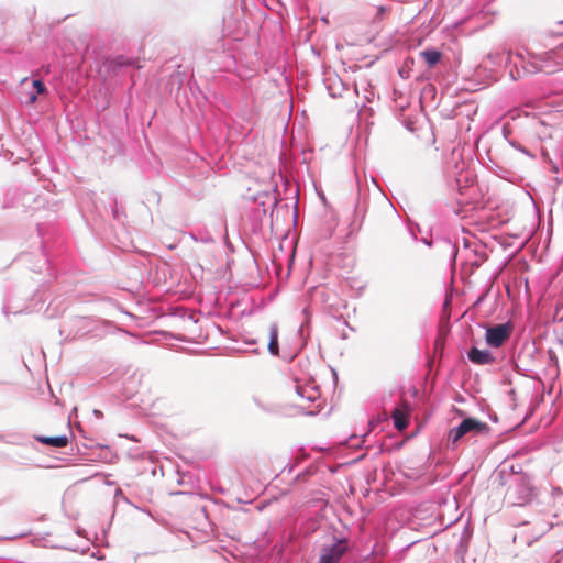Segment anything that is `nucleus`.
<instances>
[{
    "mask_svg": "<svg viewBox=\"0 0 563 563\" xmlns=\"http://www.w3.org/2000/svg\"><path fill=\"white\" fill-rule=\"evenodd\" d=\"M505 501L511 506H525L534 497V487L527 474L514 473L507 482Z\"/></svg>",
    "mask_w": 563,
    "mask_h": 563,
    "instance_id": "1",
    "label": "nucleus"
},
{
    "mask_svg": "<svg viewBox=\"0 0 563 563\" xmlns=\"http://www.w3.org/2000/svg\"><path fill=\"white\" fill-rule=\"evenodd\" d=\"M552 522L544 518H537L532 522H523L521 529L515 533L514 542L521 545L530 547L544 536L551 528Z\"/></svg>",
    "mask_w": 563,
    "mask_h": 563,
    "instance_id": "2",
    "label": "nucleus"
},
{
    "mask_svg": "<svg viewBox=\"0 0 563 563\" xmlns=\"http://www.w3.org/2000/svg\"><path fill=\"white\" fill-rule=\"evenodd\" d=\"M506 66L511 67L509 75L512 80L519 79L522 74H537L542 70V66L536 60H526L521 53L512 55L508 53Z\"/></svg>",
    "mask_w": 563,
    "mask_h": 563,
    "instance_id": "3",
    "label": "nucleus"
},
{
    "mask_svg": "<svg viewBox=\"0 0 563 563\" xmlns=\"http://www.w3.org/2000/svg\"><path fill=\"white\" fill-rule=\"evenodd\" d=\"M347 551V539L333 536L331 543L321 547L317 563H340Z\"/></svg>",
    "mask_w": 563,
    "mask_h": 563,
    "instance_id": "4",
    "label": "nucleus"
},
{
    "mask_svg": "<svg viewBox=\"0 0 563 563\" xmlns=\"http://www.w3.org/2000/svg\"><path fill=\"white\" fill-rule=\"evenodd\" d=\"M514 324L511 321L488 325L485 331V342L489 347H501L511 336Z\"/></svg>",
    "mask_w": 563,
    "mask_h": 563,
    "instance_id": "5",
    "label": "nucleus"
},
{
    "mask_svg": "<svg viewBox=\"0 0 563 563\" xmlns=\"http://www.w3.org/2000/svg\"><path fill=\"white\" fill-rule=\"evenodd\" d=\"M487 430V424L475 418H465L461 423L451 429L448 435V441L453 446L466 434H479Z\"/></svg>",
    "mask_w": 563,
    "mask_h": 563,
    "instance_id": "6",
    "label": "nucleus"
},
{
    "mask_svg": "<svg viewBox=\"0 0 563 563\" xmlns=\"http://www.w3.org/2000/svg\"><path fill=\"white\" fill-rule=\"evenodd\" d=\"M295 389H296V394L301 399H305L306 401H308L310 404L318 402L314 407L316 409H309V407L307 408L308 409L307 415H316L318 412L319 407L321 406L319 389L314 386H301V385H296Z\"/></svg>",
    "mask_w": 563,
    "mask_h": 563,
    "instance_id": "7",
    "label": "nucleus"
},
{
    "mask_svg": "<svg viewBox=\"0 0 563 563\" xmlns=\"http://www.w3.org/2000/svg\"><path fill=\"white\" fill-rule=\"evenodd\" d=\"M410 410V405L407 401H404L391 411L394 427L398 431H404L409 426Z\"/></svg>",
    "mask_w": 563,
    "mask_h": 563,
    "instance_id": "8",
    "label": "nucleus"
},
{
    "mask_svg": "<svg viewBox=\"0 0 563 563\" xmlns=\"http://www.w3.org/2000/svg\"><path fill=\"white\" fill-rule=\"evenodd\" d=\"M467 357L476 365H489L496 362L495 356L488 350H479L475 346L468 350Z\"/></svg>",
    "mask_w": 563,
    "mask_h": 563,
    "instance_id": "9",
    "label": "nucleus"
},
{
    "mask_svg": "<svg viewBox=\"0 0 563 563\" xmlns=\"http://www.w3.org/2000/svg\"><path fill=\"white\" fill-rule=\"evenodd\" d=\"M324 84H325V87H327V90H328L330 97H332V98L342 97L343 92L346 90V87L343 84L342 79L336 75H334V76L329 75L324 79Z\"/></svg>",
    "mask_w": 563,
    "mask_h": 563,
    "instance_id": "10",
    "label": "nucleus"
},
{
    "mask_svg": "<svg viewBox=\"0 0 563 563\" xmlns=\"http://www.w3.org/2000/svg\"><path fill=\"white\" fill-rule=\"evenodd\" d=\"M267 350L273 356L279 355L278 325L276 322H272L268 328Z\"/></svg>",
    "mask_w": 563,
    "mask_h": 563,
    "instance_id": "11",
    "label": "nucleus"
},
{
    "mask_svg": "<svg viewBox=\"0 0 563 563\" xmlns=\"http://www.w3.org/2000/svg\"><path fill=\"white\" fill-rule=\"evenodd\" d=\"M35 440L42 444L49 445V446L57 448V449L65 448L68 444V438L66 435H57V437L36 435Z\"/></svg>",
    "mask_w": 563,
    "mask_h": 563,
    "instance_id": "12",
    "label": "nucleus"
},
{
    "mask_svg": "<svg viewBox=\"0 0 563 563\" xmlns=\"http://www.w3.org/2000/svg\"><path fill=\"white\" fill-rule=\"evenodd\" d=\"M420 56L428 64L429 67H433L441 60L442 53L434 48L424 49L420 52Z\"/></svg>",
    "mask_w": 563,
    "mask_h": 563,
    "instance_id": "13",
    "label": "nucleus"
},
{
    "mask_svg": "<svg viewBox=\"0 0 563 563\" xmlns=\"http://www.w3.org/2000/svg\"><path fill=\"white\" fill-rule=\"evenodd\" d=\"M366 212H367L366 200L362 199L361 197H358V200H357V202L355 205V208H354L355 221L360 220L362 222L363 219L365 218Z\"/></svg>",
    "mask_w": 563,
    "mask_h": 563,
    "instance_id": "14",
    "label": "nucleus"
},
{
    "mask_svg": "<svg viewBox=\"0 0 563 563\" xmlns=\"http://www.w3.org/2000/svg\"><path fill=\"white\" fill-rule=\"evenodd\" d=\"M32 85H33V88L35 89V93L43 95V93L47 92L46 86L42 79L33 80Z\"/></svg>",
    "mask_w": 563,
    "mask_h": 563,
    "instance_id": "15",
    "label": "nucleus"
},
{
    "mask_svg": "<svg viewBox=\"0 0 563 563\" xmlns=\"http://www.w3.org/2000/svg\"><path fill=\"white\" fill-rule=\"evenodd\" d=\"M118 67L129 66L131 64V60L124 56H118L112 62Z\"/></svg>",
    "mask_w": 563,
    "mask_h": 563,
    "instance_id": "16",
    "label": "nucleus"
},
{
    "mask_svg": "<svg viewBox=\"0 0 563 563\" xmlns=\"http://www.w3.org/2000/svg\"><path fill=\"white\" fill-rule=\"evenodd\" d=\"M36 100H37V93H35V92H30V93H29V103H30V104H33V103H35V101H36Z\"/></svg>",
    "mask_w": 563,
    "mask_h": 563,
    "instance_id": "17",
    "label": "nucleus"
},
{
    "mask_svg": "<svg viewBox=\"0 0 563 563\" xmlns=\"http://www.w3.org/2000/svg\"><path fill=\"white\" fill-rule=\"evenodd\" d=\"M386 12H387V8H385V7H378V8H377V14H376V16H377V18H382Z\"/></svg>",
    "mask_w": 563,
    "mask_h": 563,
    "instance_id": "18",
    "label": "nucleus"
},
{
    "mask_svg": "<svg viewBox=\"0 0 563 563\" xmlns=\"http://www.w3.org/2000/svg\"><path fill=\"white\" fill-rule=\"evenodd\" d=\"M446 244H448V246H449V247L451 249V251H452V256H455V246H454V245H452L450 241H446Z\"/></svg>",
    "mask_w": 563,
    "mask_h": 563,
    "instance_id": "19",
    "label": "nucleus"
},
{
    "mask_svg": "<svg viewBox=\"0 0 563 563\" xmlns=\"http://www.w3.org/2000/svg\"><path fill=\"white\" fill-rule=\"evenodd\" d=\"M119 496H121L123 499H125V497L123 496V493H122V490L120 488H118L115 490V497H119Z\"/></svg>",
    "mask_w": 563,
    "mask_h": 563,
    "instance_id": "20",
    "label": "nucleus"
},
{
    "mask_svg": "<svg viewBox=\"0 0 563 563\" xmlns=\"http://www.w3.org/2000/svg\"><path fill=\"white\" fill-rule=\"evenodd\" d=\"M2 310H3V313H4L5 316H8V314H9V307H8V306H3V309H2Z\"/></svg>",
    "mask_w": 563,
    "mask_h": 563,
    "instance_id": "21",
    "label": "nucleus"
},
{
    "mask_svg": "<svg viewBox=\"0 0 563 563\" xmlns=\"http://www.w3.org/2000/svg\"><path fill=\"white\" fill-rule=\"evenodd\" d=\"M423 243L427 244V245H431V242H429L427 239H422Z\"/></svg>",
    "mask_w": 563,
    "mask_h": 563,
    "instance_id": "22",
    "label": "nucleus"
},
{
    "mask_svg": "<svg viewBox=\"0 0 563 563\" xmlns=\"http://www.w3.org/2000/svg\"><path fill=\"white\" fill-rule=\"evenodd\" d=\"M462 23H463V21L455 23V24H454V27H457V26H459V25H461Z\"/></svg>",
    "mask_w": 563,
    "mask_h": 563,
    "instance_id": "23",
    "label": "nucleus"
},
{
    "mask_svg": "<svg viewBox=\"0 0 563 563\" xmlns=\"http://www.w3.org/2000/svg\"><path fill=\"white\" fill-rule=\"evenodd\" d=\"M96 416H101V412L99 410H95Z\"/></svg>",
    "mask_w": 563,
    "mask_h": 563,
    "instance_id": "24",
    "label": "nucleus"
},
{
    "mask_svg": "<svg viewBox=\"0 0 563 563\" xmlns=\"http://www.w3.org/2000/svg\"><path fill=\"white\" fill-rule=\"evenodd\" d=\"M256 342H257L256 340H252V341H250L249 343H250V344H256Z\"/></svg>",
    "mask_w": 563,
    "mask_h": 563,
    "instance_id": "25",
    "label": "nucleus"
},
{
    "mask_svg": "<svg viewBox=\"0 0 563 563\" xmlns=\"http://www.w3.org/2000/svg\"><path fill=\"white\" fill-rule=\"evenodd\" d=\"M558 24L559 25L563 24V20L558 21Z\"/></svg>",
    "mask_w": 563,
    "mask_h": 563,
    "instance_id": "26",
    "label": "nucleus"
}]
</instances>
